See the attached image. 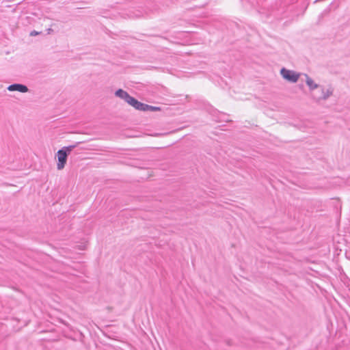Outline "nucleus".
<instances>
[{"label": "nucleus", "instance_id": "obj_1", "mask_svg": "<svg viewBox=\"0 0 350 350\" xmlns=\"http://www.w3.org/2000/svg\"><path fill=\"white\" fill-rule=\"evenodd\" d=\"M280 75L286 81L291 83H296L299 77V74L294 70H288L285 68H282L280 70Z\"/></svg>", "mask_w": 350, "mask_h": 350}, {"label": "nucleus", "instance_id": "obj_2", "mask_svg": "<svg viewBox=\"0 0 350 350\" xmlns=\"http://www.w3.org/2000/svg\"><path fill=\"white\" fill-rule=\"evenodd\" d=\"M57 168L58 170H62L67 161L68 155L66 154V152L62 150H59L57 152Z\"/></svg>", "mask_w": 350, "mask_h": 350}, {"label": "nucleus", "instance_id": "obj_3", "mask_svg": "<svg viewBox=\"0 0 350 350\" xmlns=\"http://www.w3.org/2000/svg\"><path fill=\"white\" fill-rule=\"evenodd\" d=\"M7 89L10 92L18 91L22 93H25L29 91L27 85L21 83L11 84L7 88Z\"/></svg>", "mask_w": 350, "mask_h": 350}, {"label": "nucleus", "instance_id": "obj_4", "mask_svg": "<svg viewBox=\"0 0 350 350\" xmlns=\"http://www.w3.org/2000/svg\"><path fill=\"white\" fill-rule=\"evenodd\" d=\"M129 105L133 107L135 109L144 111L145 108V103H141L135 99L134 97L131 96L129 100H128Z\"/></svg>", "mask_w": 350, "mask_h": 350}, {"label": "nucleus", "instance_id": "obj_5", "mask_svg": "<svg viewBox=\"0 0 350 350\" xmlns=\"http://www.w3.org/2000/svg\"><path fill=\"white\" fill-rule=\"evenodd\" d=\"M115 96L119 97L122 99H124L125 102L128 103V100L131 98V96L129 94V93L122 89H118L115 92Z\"/></svg>", "mask_w": 350, "mask_h": 350}, {"label": "nucleus", "instance_id": "obj_6", "mask_svg": "<svg viewBox=\"0 0 350 350\" xmlns=\"http://www.w3.org/2000/svg\"><path fill=\"white\" fill-rule=\"evenodd\" d=\"M334 90L332 88H328L326 91L324 90L323 88H322V96L320 97L319 99L325 100H327L329 96H331L333 94Z\"/></svg>", "mask_w": 350, "mask_h": 350}, {"label": "nucleus", "instance_id": "obj_7", "mask_svg": "<svg viewBox=\"0 0 350 350\" xmlns=\"http://www.w3.org/2000/svg\"><path fill=\"white\" fill-rule=\"evenodd\" d=\"M306 76V83L308 85V86L309 87V89L310 90H314V89L317 88L319 86L318 84L315 83L314 82V81L310 77H308L307 75Z\"/></svg>", "mask_w": 350, "mask_h": 350}, {"label": "nucleus", "instance_id": "obj_8", "mask_svg": "<svg viewBox=\"0 0 350 350\" xmlns=\"http://www.w3.org/2000/svg\"><path fill=\"white\" fill-rule=\"evenodd\" d=\"M80 142H77L75 144L70 145L68 146H64L61 150H64L66 153V154L68 156V154L71 152V151L76 148L78 144H79Z\"/></svg>", "mask_w": 350, "mask_h": 350}, {"label": "nucleus", "instance_id": "obj_9", "mask_svg": "<svg viewBox=\"0 0 350 350\" xmlns=\"http://www.w3.org/2000/svg\"><path fill=\"white\" fill-rule=\"evenodd\" d=\"M161 109L159 107L152 106V105H149L148 104H146L144 111H161Z\"/></svg>", "mask_w": 350, "mask_h": 350}, {"label": "nucleus", "instance_id": "obj_10", "mask_svg": "<svg viewBox=\"0 0 350 350\" xmlns=\"http://www.w3.org/2000/svg\"><path fill=\"white\" fill-rule=\"evenodd\" d=\"M40 33V32H38V31H36L33 30V31H31L30 36H36V35H38Z\"/></svg>", "mask_w": 350, "mask_h": 350}, {"label": "nucleus", "instance_id": "obj_11", "mask_svg": "<svg viewBox=\"0 0 350 350\" xmlns=\"http://www.w3.org/2000/svg\"><path fill=\"white\" fill-rule=\"evenodd\" d=\"M46 31H47V33H48V34H50V33H51L52 32H53V29H51V28H49V29H46Z\"/></svg>", "mask_w": 350, "mask_h": 350}, {"label": "nucleus", "instance_id": "obj_12", "mask_svg": "<svg viewBox=\"0 0 350 350\" xmlns=\"http://www.w3.org/2000/svg\"><path fill=\"white\" fill-rule=\"evenodd\" d=\"M61 323L64 324V325H67V324L64 321H61Z\"/></svg>", "mask_w": 350, "mask_h": 350}]
</instances>
